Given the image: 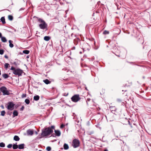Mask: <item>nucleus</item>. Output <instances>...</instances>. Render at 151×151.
Wrapping results in <instances>:
<instances>
[{"instance_id": "nucleus-1", "label": "nucleus", "mask_w": 151, "mask_h": 151, "mask_svg": "<svg viewBox=\"0 0 151 151\" xmlns=\"http://www.w3.org/2000/svg\"><path fill=\"white\" fill-rule=\"evenodd\" d=\"M33 18L37 20L39 22L41 23L39 25V26L40 29H44L47 28V24L42 19L35 16Z\"/></svg>"}, {"instance_id": "nucleus-2", "label": "nucleus", "mask_w": 151, "mask_h": 151, "mask_svg": "<svg viewBox=\"0 0 151 151\" xmlns=\"http://www.w3.org/2000/svg\"><path fill=\"white\" fill-rule=\"evenodd\" d=\"M53 132V130L50 127H49L45 128L42 130L41 135L43 137H48Z\"/></svg>"}, {"instance_id": "nucleus-3", "label": "nucleus", "mask_w": 151, "mask_h": 151, "mask_svg": "<svg viewBox=\"0 0 151 151\" xmlns=\"http://www.w3.org/2000/svg\"><path fill=\"white\" fill-rule=\"evenodd\" d=\"M10 70H13V73L16 75L20 76L22 75L23 70L19 68L16 69L14 67H11Z\"/></svg>"}, {"instance_id": "nucleus-4", "label": "nucleus", "mask_w": 151, "mask_h": 151, "mask_svg": "<svg viewBox=\"0 0 151 151\" xmlns=\"http://www.w3.org/2000/svg\"><path fill=\"white\" fill-rule=\"evenodd\" d=\"M0 91L3 93V95H9L10 93L7 88L5 86H3L0 88Z\"/></svg>"}, {"instance_id": "nucleus-5", "label": "nucleus", "mask_w": 151, "mask_h": 151, "mask_svg": "<svg viewBox=\"0 0 151 151\" xmlns=\"http://www.w3.org/2000/svg\"><path fill=\"white\" fill-rule=\"evenodd\" d=\"M80 144L79 140L77 139H75L73 140L72 145L74 148H76L79 146Z\"/></svg>"}, {"instance_id": "nucleus-6", "label": "nucleus", "mask_w": 151, "mask_h": 151, "mask_svg": "<svg viewBox=\"0 0 151 151\" xmlns=\"http://www.w3.org/2000/svg\"><path fill=\"white\" fill-rule=\"evenodd\" d=\"M81 98L78 94L75 95L71 98L72 101L74 102H77Z\"/></svg>"}, {"instance_id": "nucleus-7", "label": "nucleus", "mask_w": 151, "mask_h": 151, "mask_svg": "<svg viewBox=\"0 0 151 151\" xmlns=\"http://www.w3.org/2000/svg\"><path fill=\"white\" fill-rule=\"evenodd\" d=\"M14 104L12 102H9L8 103L7 109L10 111L14 109Z\"/></svg>"}, {"instance_id": "nucleus-8", "label": "nucleus", "mask_w": 151, "mask_h": 151, "mask_svg": "<svg viewBox=\"0 0 151 151\" xmlns=\"http://www.w3.org/2000/svg\"><path fill=\"white\" fill-rule=\"evenodd\" d=\"M55 134L56 135L58 136H60L61 134V132L59 130H55Z\"/></svg>"}, {"instance_id": "nucleus-9", "label": "nucleus", "mask_w": 151, "mask_h": 151, "mask_svg": "<svg viewBox=\"0 0 151 151\" xmlns=\"http://www.w3.org/2000/svg\"><path fill=\"white\" fill-rule=\"evenodd\" d=\"M27 133L28 135H32L33 134V132L32 130L29 129L27 130Z\"/></svg>"}, {"instance_id": "nucleus-10", "label": "nucleus", "mask_w": 151, "mask_h": 151, "mask_svg": "<svg viewBox=\"0 0 151 151\" xmlns=\"http://www.w3.org/2000/svg\"><path fill=\"white\" fill-rule=\"evenodd\" d=\"M18 112L17 110H14L13 112L12 117H14L15 116H17L18 115Z\"/></svg>"}, {"instance_id": "nucleus-11", "label": "nucleus", "mask_w": 151, "mask_h": 151, "mask_svg": "<svg viewBox=\"0 0 151 151\" xmlns=\"http://www.w3.org/2000/svg\"><path fill=\"white\" fill-rule=\"evenodd\" d=\"M43 82L46 84H50L51 83V81H49L47 79H46L43 80Z\"/></svg>"}, {"instance_id": "nucleus-12", "label": "nucleus", "mask_w": 151, "mask_h": 151, "mask_svg": "<svg viewBox=\"0 0 151 151\" xmlns=\"http://www.w3.org/2000/svg\"><path fill=\"white\" fill-rule=\"evenodd\" d=\"M24 144H22L19 145H18V147L20 149H23L24 148Z\"/></svg>"}, {"instance_id": "nucleus-13", "label": "nucleus", "mask_w": 151, "mask_h": 151, "mask_svg": "<svg viewBox=\"0 0 151 151\" xmlns=\"http://www.w3.org/2000/svg\"><path fill=\"white\" fill-rule=\"evenodd\" d=\"M64 148L65 150H67L68 149L69 146L68 144L65 143L63 145Z\"/></svg>"}, {"instance_id": "nucleus-14", "label": "nucleus", "mask_w": 151, "mask_h": 151, "mask_svg": "<svg viewBox=\"0 0 151 151\" xmlns=\"http://www.w3.org/2000/svg\"><path fill=\"white\" fill-rule=\"evenodd\" d=\"M3 24H4L6 23L5 19L4 17H2L0 19Z\"/></svg>"}, {"instance_id": "nucleus-15", "label": "nucleus", "mask_w": 151, "mask_h": 151, "mask_svg": "<svg viewBox=\"0 0 151 151\" xmlns=\"http://www.w3.org/2000/svg\"><path fill=\"white\" fill-rule=\"evenodd\" d=\"M40 96L38 95H36V96H35L34 97V99L35 101H38L39 99Z\"/></svg>"}, {"instance_id": "nucleus-16", "label": "nucleus", "mask_w": 151, "mask_h": 151, "mask_svg": "<svg viewBox=\"0 0 151 151\" xmlns=\"http://www.w3.org/2000/svg\"><path fill=\"white\" fill-rule=\"evenodd\" d=\"M19 139V137L15 135L14 137V139L16 141H18Z\"/></svg>"}, {"instance_id": "nucleus-17", "label": "nucleus", "mask_w": 151, "mask_h": 151, "mask_svg": "<svg viewBox=\"0 0 151 151\" xmlns=\"http://www.w3.org/2000/svg\"><path fill=\"white\" fill-rule=\"evenodd\" d=\"M44 40L46 41H48L50 39V37L46 36L44 37Z\"/></svg>"}, {"instance_id": "nucleus-18", "label": "nucleus", "mask_w": 151, "mask_h": 151, "mask_svg": "<svg viewBox=\"0 0 151 151\" xmlns=\"http://www.w3.org/2000/svg\"><path fill=\"white\" fill-rule=\"evenodd\" d=\"M9 46L11 47H14V45L12 43L13 41L11 40H9Z\"/></svg>"}, {"instance_id": "nucleus-19", "label": "nucleus", "mask_w": 151, "mask_h": 151, "mask_svg": "<svg viewBox=\"0 0 151 151\" xmlns=\"http://www.w3.org/2000/svg\"><path fill=\"white\" fill-rule=\"evenodd\" d=\"M1 38V41L3 42H6L7 41L6 38L5 37H2Z\"/></svg>"}, {"instance_id": "nucleus-20", "label": "nucleus", "mask_w": 151, "mask_h": 151, "mask_svg": "<svg viewBox=\"0 0 151 151\" xmlns=\"http://www.w3.org/2000/svg\"><path fill=\"white\" fill-rule=\"evenodd\" d=\"M18 148V145L17 144H14L13 145V148L14 149H16Z\"/></svg>"}, {"instance_id": "nucleus-21", "label": "nucleus", "mask_w": 151, "mask_h": 151, "mask_svg": "<svg viewBox=\"0 0 151 151\" xmlns=\"http://www.w3.org/2000/svg\"><path fill=\"white\" fill-rule=\"evenodd\" d=\"M2 76L5 78H7L9 77V76L6 74H3L2 75Z\"/></svg>"}, {"instance_id": "nucleus-22", "label": "nucleus", "mask_w": 151, "mask_h": 151, "mask_svg": "<svg viewBox=\"0 0 151 151\" xmlns=\"http://www.w3.org/2000/svg\"><path fill=\"white\" fill-rule=\"evenodd\" d=\"M23 52L25 54H28L29 52V51L28 50H25L23 51Z\"/></svg>"}, {"instance_id": "nucleus-23", "label": "nucleus", "mask_w": 151, "mask_h": 151, "mask_svg": "<svg viewBox=\"0 0 151 151\" xmlns=\"http://www.w3.org/2000/svg\"><path fill=\"white\" fill-rule=\"evenodd\" d=\"M8 18L9 20H12L13 19V17L11 15H9L8 16Z\"/></svg>"}, {"instance_id": "nucleus-24", "label": "nucleus", "mask_w": 151, "mask_h": 151, "mask_svg": "<svg viewBox=\"0 0 151 151\" xmlns=\"http://www.w3.org/2000/svg\"><path fill=\"white\" fill-rule=\"evenodd\" d=\"M25 102L27 104H28L30 103V101L28 99H26L25 100Z\"/></svg>"}, {"instance_id": "nucleus-25", "label": "nucleus", "mask_w": 151, "mask_h": 151, "mask_svg": "<svg viewBox=\"0 0 151 151\" xmlns=\"http://www.w3.org/2000/svg\"><path fill=\"white\" fill-rule=\"evenodd\" d=\"M5 112L4 111H2L1 112V115L4 116L5 115Z\"/></svg>"}, {"instance_id": "nucleus-26", "label": "nucleus", "mask_w": 151, "mask_h": 151, "mask_svg": "<svg viewBox=\"0 0 151 151\" xmlns=\"http://www.w3.org/2000/svg\"><path fill=\"white\" fill-rule=\"evenodd\" d=\"M0 146L1 147H4L5 146V144L3 142L0 143Z\"/></svg>"}, {"instance_id": "nucleus-27", "label": "nucleus", "mask_w": 151, "mask_h": 151, "mask_svg": "<svg viewBox=\"0 0 151 151\" xmlns=\"http://www.w3.org/2000/svg\"><path fill=\"white\" fill-rule=\"evenodd\" d=\"M78 42V40L77 39H75L74 40V43L75 45H77Z\"/></svg>"}, {"instance_id": "nucleus-28", "label": "nucleus", "mask_w": 151, "mask_h": 151, "mask_svg": "<svg viewBox=\"0 0 151 151\" xmlns=\"http://www.w3.org/2000/svg\"><path fill=\"white\" fill-rule=\"evenodd\" d=\"M109 33V32L107 30H105L104 31L103 34L104 35L108 34Z\"/></svg>"}, {"instance_id": "nucleus-29", "label": "nucleus", "mask_w": 151, "mask_h": 151, "mask_svg": "<svg viewBox=\"0 0 151 151\" xmlns=\"http://www.w3.org/2000/svg\"><path fill=\"white\" fill-rule=\"evenodd\" d=\"M4 53V50L2 49L0 50V54L3 55Z\"/></svg>"}, {"instance_id": "nucleus-30", "label": "nucleus", "mask_w": 151, "mask_h": 151, "mask_svg": "<svg viewBox=\"0 0 151 151\" xmlns=\"http://www.w3.org/2000/svg\"><path fill=\"white\" fill-rule=\"evenodd\" d=\"M9 65L8 63H6L5 64V67L6 68H8L9 66Z\"/></svg>"}, {"instance_id": "nucleus-31", "label": "nucleus", "mask_w": 151, "mask_h": 151, "mask_svg": "<svg viewBox=\"0 0 151 151\" xmlns=\"http://www.w3.org/2000/svg\"><path fill=\"white\" fill-rule=\"evenodd\" d=\"M46 150L48 151H50L51 150V148L50 147L48 146L46 148Z\"/></svg>"}, {"instance_id": "nucleus-32", "label": "nucleus", "mask_w": 151, "mask_h": 151, "mask_svg": "<svg viewBox=\"0 0 151 151\" xmlns=\"http://www.w3.org/2000/svg\"><path fill=\"white\" fill-rule=\"evenodd\" d=\"M117 102L118 103H121L122 102V100L120 99H117L116 100Z\"/></svg>"}, {"instance_id": "nucleus-33", "label": "nucleus", "mask_w": 151, "mask_h": 151, "mask_svg": "<svg viewBox=\"0 0 151 151\" xmlns=\"http://www.w3.org/2000/svg\"><path fill=\"white\" fill-rule=\"evenodd\" d=\"M12 145L11 144H9L7 145V147L8 148H11L12 147Z\"/></svg>"}, {"instance_id": "nucleus-34", "label": "nucleus", "mask_w": 151, "mask_h": 151, "mask_svg": "<svg viewBox=\"0 0 151 151\" xmlns=\"http://www.w3.org/2000/svg\"><path fill=\"white\" fill-rule=\"evenodd\" d=\"M26 94H23L22 96V98H24L26 97Z\"/></svg>"}, {"instance_id": "nucleus-35", "label": "nucleus", "mask_w": 151, "mask_h": 151, "mask_svg": "<svg viewBox=\"0 0 151 151\" xmlns=\"http://www.w3.org/2000/svg\"><path fill=\"white\" fill-rule=\"evenodd\" d=\"M64 126H65V125L63 124H62L60 125V127L61 128H63L64 127Z\"/></svg>"}, {"instance_id": "nucleus-36", "label": "nucleus", "mask_w": 151, "mask_h": 151, "mask_svg": "<svg viewBox=\"0 0 151 151\" xmlns=\"http://www.w3.org/2000/svg\"><path fill=\"white\" fill-rule=\"evenodd\" d=\"M91 100V99L90 98H87V101H89Z\"/></svg>"}, {"instance_id": "nucleus-37", "label": "nucleus", "mask_w": 151, "mask_h": 151, "mask_svg": "<svg viewBox=\"0 0 151 151\" xmlns=\"http://www.w3.org/2000/svg\"><path fill=\"white\" fill-rule=\"evenodd\" d=\"M51 129H55V126H51Z\"/></svg>"}, {"instance_id": "nucleus-38", "label": "nucleus", "mask_w": 151, "mask_h": 151, "mask_svg": "<svg viewBox=\"0 0 151 151\" xmlns=\"http://www.w3.org/2000/svg\"><path fill=\"white\" fill-rule=\"evenodd\" d=\"M4 57L6 58V59H8V56L6 55H4Z\"/></svg>"}, {"instance_id": "nucleus-39", "label": "nucleus", "mask_w": 151, "mask_h": 151, "mask_svg": "<svg viewBox=\"0 0 151 151\" xmlns=\"http://www.w3.org/2000/svg\"><path fill=\"white\" fill-rule=\"evenodd\" d=\"M24 107L23 106H22V108H21V110H23L24 109Z\"/></svg>"}, {"instance_id": "nucleus-40", "label": "nucleus", "mask_w": 151, "mask_h": 151, "mask_svg": "<svg viewBox=\"0 0 151 151\" xmlns=\"http://www.w3.org/2000/svg\"><path fill=\"white\" fill-rule=\"evenodd\" d=\"M68 95V93H67L66 94L65 93V94H64L63 95L65 96H67Z\"/></svg>"}, {"instance_id": "nucleus-41", "label": "nucleus", "mask_w": 151, "mask_h": 151, "mask_svg": "<svg viewBox=\"0 0 151 151\" xmlns=\"http://www.w3.org/2000/svg\"><path fill=\"white\" fill-rule=\"evenodd\" d=\"M24 9V8H21L20 9L19 11H21V10H23Z\"/></svg>"}, {"instance_id": "nucleus-42", "label": "nucleus", "mask_w": 151, "mask_h": 151, "mask_svg": "<svg viewBox=\"0 0 151 151\" xmlns=\"http://www.w3.org/2000/svg\"><path fill=\"white\" fill-rule=\"evenodd\" d=\"M2 34H1V33L0 32V38H1V37H2Z\"/></svg>"}, {"instance_id": "nucleus-43", "label": "nucleus", "mask_w": 151, "mask_h": 151, "mask_svg": "<svg viewBox=\"0 0 151 151\" xmlns=\"http://www.w3.org/2000/svg\"><path fill=\"white\" fill-rule=\"evenodd\" d=\"M75 49V47H72V50H74Z\"/></svg>"}, {"instance_id": "nucleus-44", "label": "nucleus", "mask_w": 151, "mask_h": 151, "mask_svg": "<svg viewBox=\"0 0 151 151\" xmlns=\"http://www.w3.org/2000/svg\"><path fill=\"white\" fill-rule=\"evenodd\" d=\"M104 151H108V150H104Z\"/></svg>"}, {"instance_id": "nucleus-45", "label": "nucleus", "mask_w": 151, "mask_h": 151, "mask_svg": "<svg viewBox=\"0 0 151 151\" xmlns=\"http://www.w3.org/2000/svg\"><path fill=\"white\" fill-rule=\"evenodd\" d=\"M125 91V92H126V91H127V90H125V91Z\"/></svg>"}, {"instance_id": "nucleus-46", "label": "nucleus", "mask_w": 151, "mask_h": 151, "mask_svg": "<svg viewBox=\"0 0 151 151\" xmlns=\"http://www.w3.org/2000/svg\"><path fill=\"white\" fill-rule=\"evenodd\" d=\"M1 78H0V81L1 80Z\"/></svg>"}, {"instance_id": "nucleus-47", "label": "nucleus", "mask_w": 151, "mask_h": 151, "mask_svg": "<svg viewBox=\"0 0 151 151\" xmlns=\"http://www.w3.org/2000/svg\"><path fill=\"white\" fill-rule=\"evenodd\" d=\"M29 58L28 57V56L27 57V58Z\"/></svg>"}, {"instance_id": "nucleus-48", "label": "nucleus", "mask_w": 151, "mask_h": 151, "mask_svg": "<svg viewBox=\"0 0 151 151\" xmlns=\"http://www.w3.org/2000/svg\"><path fill=\"white\" fill-rule=\"evenodd\" d=\"M1 93V92L0 91V94Z\"/></svg>"}]
</instances>
